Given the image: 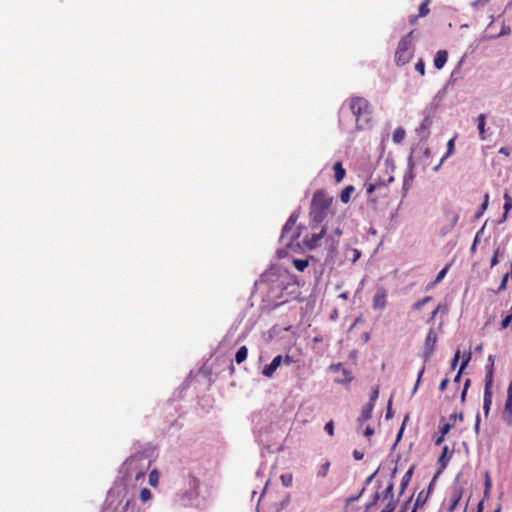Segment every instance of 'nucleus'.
Segmentation results:
<instances>
[{"label":"nucleus","instance_id":"338daca9","mask_svg":"<svg viewBox=\"0 0 512 512\" xmlns=\"http://www.w3.org/2000/svg\"><path fill=\"white\" fill-rule=\"evenodd\" d=\"M483 509H484V499H483V500H481V501L478 503V505H477V510H478V511H483Z\"/></svg>","mask_w":512,"mask_h":512},{"label":"nucleus","instance_id":"4be33fe9","mask_svg":"<svg viewBox=\"0 0 512 512\" xmlns=\"http://www.w3.org/2000/svg\"><path fill=\"white\" fill-rule=\"evenodd\" d=\"M247 355H248V349L246 346H241L238 351L236 352V355H235V361L237 364H241L243 363L246 358H247Z\"/></svg>","mask_w":512,"mask_h":512},{"label":"nucleus","instance_id":"7c9ffc66","mask_svg":"<svg viewBox=\"0 0 512 512\" xmlns=\"http://www.w3.org/2000/svg\"><path fill=\"white\" fill-rule=\"evenodd\" d=\"M329 468H330V462L329 461H326L325 463H323L318 472H317V476L318 477H321V478H324L327 476L328 474V471H329Z\"/></svg>","mask_w":512,"mask_h":512},{"label":"nucleus","instance_id":"6e6552de","mask_svg":"<svg viewBox=\"0 0 512 512\" xmlns=\"http://www.w3.org/2000/svg\"><path fill=\"white\" fill-rule=\"evenodd\" d=\"M298 216L295 214H292L288 220L286 221L285 225L283 226L282 233L280 240L283 241L285 238L289 236V233L292 232V235L289 237V242L286 243V246L290 247L292 245V242L299 237V232H295L294 227L296 225Z\"/></svg>","mask_w":512,"mask_h":512},{"label":"nucleus","instance_id":"4d7b16f0","mask_svg":"<svg viewBox=\"0 0 512 512\" xmlns=\"http://www.w3.org/2000/svg\"><path fill=\"white\" fill-rule=\"evenodd\" d=\"M420 504H421V505H424V502H421V501H420V497H418V498H417V500H416V502H415V504H414V507H413V509H412V511H411V512H416L417 507H418Z\"/></svg>","mask_w":512,"mask_h":512},{"label":"nucleus","instance_id":"c03bdc74","mask_svg":"<svg viewBox=\"0 0 512 512\" xmlns=\"http://www.w3.org/2000/svg\"><path fill=\"white\" fill-rule=\"evenodd\" d=\"M452 425H453V424H451V423H445V424H443V425L441 426V428H440L441 435H444V436H445V435L450 431V429H451Z\"/></svg>","mask_w":512,"mask_h":512},{"label":"nucleus","instance_id":"37998d69","mask_svg":"<svg viewBox=\"0 0 512 512\" xmlns=\"http://www.w3.org/2000/svg\"><path fill=\"white\" fill-rule=\"evenodd\" d=\"M508 278H509V274H505L501 280V283H500V286L498 288V291H504L507 287V281H508Z\"/></svg>","mask_w":512,"mask_h":512},{"label":"nucleus","instance_id":"cd10ccee","mask_svg":"<svg viewBox=\"0 0 512 512\" xmlns=\"http://www.w3.org/2000/svg\"><path fill=\"white\" fill-rule=\"evenodd\" d=\"M485 115L484 114H480L477 118L478 120V130H479V135H480V138L482 140L485 139V136H484V133H485Z\"/></svg>","mask_w":512,"mask_h":512},{"label":"nucleus","instance_id":"ddd939ff","mask_svg":"<svg viewBox=\"0 0 512 512\" xmlns=\"http://www.w3.org/2000/svg\"><path fill=\"white\" fill-rule=\"evenodd\" d=\"M326 234V229L323 227L320 232L318 233H313L311 234L310 237H307V239L305 240V246L308 248V249H314L319 241L324 237V235Z\"/></svg>","mask_w":512,"mask_h":512},{"label":"nucleus","instance_id":"c9c22d12","mask_svg":"<svg viewBox=\"0 0 512 512\" xmlns=\"http://www.w3.org/2000/svg\"><path fill=\"white\" fill-rule=\"evenodd\" d=\"M378 396H379V389H378V387H374L371 391L370 399H369L368 403H372L373 405H375V403L378 399Z\"/></svg>","mask_w":512,"mask_h":512},{"label":"nucleus","instance_id":"c756f323","mask_svg":"<svg viewBox=\"0 0 512 512\" xmlns=\"http://www.w3.org/2000/svg\"><path fill=\"white\" fill-rule=\"evenodd\" d=\"M447 271H448V266H445L442 270H440V272L437 274L435 280L430 283L428 285V288H431L433 287L435 284L439 283L440 281H442V279L445 277V275L447 274Z\"/></svg>","mask_w":512,"mask_h":512},{"label":"nucleus","instance_id":"6ab92c4d","mask_svg":"<svg viewBox=\"0 0 512 512\" xmlns=\"http://www.w3.org/2000/svg\"><path fill=\"white\" fill-rule=\"evenodd\" d=\"M429 3H430V0H425V1L420 5L418 15L413 16V17L410 19V22H411L412 24L415 22V20H416L418 17H425V16L430 12V9H429Z\"/></svg>","mask_w":512,"mask_h":512},{"label":"nucleus","instance_id":"a878e982","mask_svg":"<svg viewBox=\"0 0 512 512\" xmlns=\"http://www.w3.org/2000/svg\"><path fill=\"white\" fill-rule=\"evenodd\" d=\"M406 132L402 127H398L394 130L393 141L395 143H401L405 138Z\"/></svg>","mask_w":512,"mask_h":512},{"label":"nucleus","instance_id":"5701e85b","mask_svg":"<svg viewBox=\"0 0 512 512\" xmlns=\"http://www.w3.org/2000/svg\"><path fill=\"white\" fill-rule=\"evenodd\" d=\"M454 142H455V137L448 141L447 153L441 158L440 163L434 168L435 170H438L440 165L444 162V160H446L454 152Z\"/></svg>","mask_w":512,"mask_h":512},{"label":"nucleus","instance_id":"49530a36","mask_svg":"<svg viewBox=\"0 0 512 512\" xmlns=\"http://www.w3.org/2000/svg\"><path fill=\"white\" fill-rule=\"evenodd\" d=\"M484 488L491 489L492 488V480L488 472L485 473V482Z\"/></svg>","mask_w":512,"mask_h":512},{"label":"nucleus","instance_id":"39448f33","mask_svg":"<svg viewBox=\"0 0 512 512\" xmlns=\"http://www.w3.org/2000/svg\"><path fill=\"white\" fill-rule=\"evenodd\" d=\"M367 196L369 206L374 210L377 209L380 200L389 197L388 185L383 182L369 184L367 187Z\"/></svg>","mask_w":512,"mask_h":512},{"label":"nucleus","instance_id":"de8ad7c7","mask_svg":"<svg viewBox=\"0 0 512 512\" xmlns=\"http://www.w3.org/2000/svg\"><path fill=\"white\" fill-rule=\"evenodd\" d=\"M459 358H460V351L457 350L453 359H452V363H451V368L454 369L459 361Z\"/></svg>","mask_w":512,"mask_h":512},{"label":"nucleus","instance_id":"864d4df0","mask_svg":"<svg viewBox=\"0 0 512 512\" xmlns=\"http://www.w3.org/2000/svg\"><path fill=\"white\" fill-rule=\"evenodd\" d=\"M353 457L355 460H362L364 457V454L358 450H354Z\"/></svg>","mask_w":512,"mask_h":512},{"label":"nucleus","instance_id":"a18cd8bd","mask_svg":"<svg viewBox=\"0 0 512 512\" xmlns=\"http://www.w3.org/2000/svg\"><path fill=\"white\" fill-rule=\"evenodd\" d=\"M488 201H489V195L486 194L485 197H484V201H483V203L481 205V212L476 215L477 217H479L482 214V212L487 209Z\"/></svg>","mask_w":512,"mask_h":512},{"label":"nucleus","instance_id":"a211bd4d","mask_svg":"<svg viewBox=\"0 0 512 512\" xmlns=\"http://www.w3.org/2000/svg\"><path fill=\"white\" fill-rule=\"evenodd\" d=\"M452 456V452H449V448L448 446H444L443 447V450H442V453L438 459V462L440 464V468L441 469H445L446 466L448 465V462L450 460Z\"/></svg>","mask_w":512,"mask_h":512},{"label":"nucleus","instance_id":"f03ea898","mask_svg":"<svg viewBox=\"0 0 512 512\" xmlns=\"http://www.w3.org/2000/svg\"><path fill=\"white\" fill-rule=\"evenodd\" d=\"M333 203V197L325 190H316L313 194L310 205V217L313 222L320 224L327 217Z\"/></svg>","mask_w":512,"mask_h":512},{"label":"nucleus","instance_id":"680f3d73","mask_svg":"<svg viewBox=\"0 0 512 512\" xmlns=\"http://www.w3.org/2000/svg\"><path fill=\"white\" fill-rule=\"evenodd\" d=\"M491 489L484 488L483 499H488Z\"/></svg>","mask_w":512,"mask_h":512},{"label":"nucleus","instance_id":"c85d7f7f","mask_svg":"<svg viewBox=\"0 0 512 512\" xmlns=\"http://www.w3.org/2000/svg\"><path fill=\"white\" fill-rule=\"evenodd\" d=\"M293 264L298 271L302 272L308 267L309 263L308 260L305 259H294Z\"/></svg>","mask_w":512,"mask_h":512},{"label":"nucleus","instance_id":"09e8293b","mask_svg":"<svg viewBox=\"0 0 512 512\" xmlns=\"http://www.w3.org/2000/svg\"><path fill=\"white\" fill-rule=\"evenodd\" d=\"M469 385H470V379H467V380L465 381L464 388H463V391H462V393H461V399H462V401H464V400H465V396H466V393H467V390H468Z\"/></svg>","mask_w":512,"mask_h":512},{"label":"nucleus","instance_id":"412c9836","mask_svg":"<svg viewBox=\"0 0 512 512\" xmlns=\"http://www.w3.org/2000/svg\"><path fill=\"white\" fill-rule=\"evenodd\" d=\"M503 198L505 202L503 207L504 214L502 216V221H505L509 211L512 209V197L508 193H505Z\"/></svg>","mask_w":512,"mask_h":512},{"label":"nucleus","instance_id":"774afa93","mask_svg":"<svg viewBox=\"0 0 512 512\" xmlns=\"http://www.w3.org/2000/svg\"><path fill=\"white\" fill-rule=\"evenodd\" d=\"M284 361H285V363H286V364H290V363H292V359H291V357H290L289 355H287V356L285 357Z\"/></svg>","mask_w":512,"mask_h":512},{"label":"nucleus","instance_id":"aec40b11","mask_svg":"<svg viewBox=\"0 0 512 512\" xmlns=\"http://www.w3.org/2000/svg\"><path fill=\"white\" fill-rule=\"evenodd\" d=\"M355 188L354 186L352 185H349V186H346L342 191H341V194H340V199L341 201L344 203V204H347L350 199H351V195L352 193L354 192Z\"/></svg>","mask_w":512,"mask_h":512},{"label":"nucleus","instance_id":"a19ab883","mask_svg":"<svg viewBox=\"0 0 512 512\" xmlns=\"http://www.w3.org/2000/svg\"><path fill=\"white\" fill-rule=\"evenodd\" d=\"M379 499H380L379 493H375V495L373 496L372 501L369 502L368 504H366V510H370L372 507H374L377 504Z\"/></svg>","mask_w":512,"mask_h":512},{"label":"nucleus","instance_id":"dca6fc26","mask_svg":"<svg viewBox=\"0 0 512 512\" xmlns=\"http://www.w3.org/2000/svg\"><path fill=\"white\" fill-rule=\"evenodd\" d=\"M448 60V53L446 50H439L434 57V66L437 70H441Z\"/></svg>","mask_w":512,"mask_h":512},{"label":"nucleus","instance_id":"58836bf2","mask_svg":"<svg viewBox=\"0 0 512 512\" xmlns=\"http://www.w3.org/2000/svg\"><path fill=\"white\" fill-rule=\"evenodd\" d=\"M364 491H365V487H363V488L359 491V493H358V494H356V495H352V496H350L349 498H347V499H346V503H347V504H350V503H352V502L357 501V500L362 496V494L364 493Z\"/></svg>","mask_w":512,"mask_h":512},{"label":"nucleus","instance_id":"0eeeda50","mask_svg":"<svg viewBox=\"0 0 512 512\" xmlns=\"http://www.w3.org/2000/svg\"><path fill=\"white\" fill-rule=\"evenodd\" d=\"M438 337L434 329H430L424 343V351L421 354L424 362L427 363L430 361L432 355L435 351V346L437 343Z\"/></svg>","mask_w":512,"mask_h":512},{"label":"nucleus","instance_id":"ea45409f","mask_svg":"<svg viewBox=\"0 0 512 512\" xmlns=\"http://www.w3.org/2000/svg\"><path fill=\"white\" fill-rule=\"evenodd\" d=\"M325 431L330 435V436H333L334 435V423L332 420H330L329 422H327L325 424V427H324Z\"/></svg>","mask_w":512,"mask_h":512},{"label":"nucleus","instance_id":"2eb2a0df","mask_svg":"<svg viewBox=\"0 0 512 512\" xmlns=\"http://www.w3.org/2000/svg\"><path fill=\"white\" fill-rule=\"evenodd\" d=\"M374 407L375 405H373L372 403H367L362 407L361 413L357 418V422L359 425H362L364 422H366L372 417V411Z\"/></svg>","mask_w":512,"mask_h":512},{"label":"nucleus","instance_id":"b1692460","mask_svg":"<svg viewBox=\"0 0 512 512\" xmlns=\"http://www.w3.org/2000/svg\"><path fill=\"white\" fill-rule=\"evenodd\" d=\"M122 512H141V509L135 501L127 500L122 508Z\"/></svg>","mask_w":512,"mask_h":512},{"label":"nucleus","instance_id":"f8f14e48","mask_svg":"<svg viewBox=\"0 0 512 512\" xmlns=\"http://www.w3.org/2000/svg\"><path fill=\"white\" fill-rule=\"evenodd\" d=\"M330 369L333 370V371H340L341 372L342 377L341 378H337L335 380L337 383L348 384V383L352 382V380H353L352 372L350 370L344 368L341 363L332 364L330 366Z\"/></svg>","mask_w":512,"mask_h":512},{"label":"nucleus","instance_id":"3c124183","mask_svg":"<svg viewBox=\"0 0 512 512\" xmlns=\"http://www.w3.org/2000/svg\"><path fill=\"white\" fill-rule=\"evenodd\" d=\"M374 434V429L371 426H367L364 430V436L370 438Z\"/></svg>","mask_w":512,"mask_h":512},{"label":"nucleus","instance_id":"4468645a","mask_svg":"<svg viewBox=\"0 0 512 512\" xmlns=\"http://www.w3.org/2000/svg\"><path fill=\"white\" fill-rule=\"evenodd\" d=\"M281 363H282L281 355L274 357L273 360L271 361V363L269 365H266L263 368L262 374L266 377H271L274 374V372L276 371V369L281 365Z\"/></svg>","mask_w":512,"mask_h":512},{"label":"nucleus","instance_id":"6e6d98bb","mask_svg":"<svg viewBox=\"0 0 512 512\" xmlns=\"http://www.w3.org/2000/svg\"><path fill=\"white\" fill-rule=\"evenodd\" d=\"M420 504H421V505H424V502H421V501H420V497H418V498H417V500H416V502H415V504H414V507H413V509H412V511H411V512H416L417 507H418Z\"/></svg>","mask_w":512,"mask_h":512},{"label":"nucleus","instance_id":"9d476101","mask_svg":"<svg viewBox=\"0 0 512 512\" xmlns=\"http://www.w3.org/2000/svg\"><path fill=\"white\" fill-rule=\"evenodd\" d=\"M387 289L378 287L373 297L372 307L374 310H383L387 305Z\"/></svg>","mask_w":512,"mask_h":512},{"label":"nucleus","instance_id":"4c0bfd02","mask_svg":"<svg viewBox=\"0 0 512 512\" xmlns=\"http://www.w3.org/2000/svg\"><path fill=\"white\" fill-rule=\"evenodd\" d=\"M415 70L417 72L420 73V75L424 76L425 75V64H424V61L422 59H420L416 65H415Z\"/></svg>","mask_w":512,"mask_h":512},{"label":"nucleus","instance_id":"69168bd1","mask_svg":"<svg viewBox=\"0 0 512 512\" xmlns=\"http://www.w3.org/2000/svg\"><path fill=\"white\" fill-rule=\"evenodd\" d=\"M438 311H439V307H437V308L432 312L431 317H430V319H429L428 321H432V320H434V319H435V317H436V315H437V313H438Z\"/></svg>","mask_w":512,"mask_h":512},{"label":"nucleus","instance_id":"20e7f679","mask_svg":"<svg viewBox=\"0 0 512 512\" xmlns=\"http://www.w3.org/2000/svg\"><path fill=\"white\" fill-rule=\"evenodd\" d=\"M414 31H410L402 37L395 51V63L398 66H404L410 62L414 54L413 35Z\"/></svg>","mask_w":512,"mask_h":512},{"label":"nucleus","instance_id":"f3484780","mask_svg":"<svg viewBox=\"0 0 512 512\" xmlns=\"http://www.w3.org/2000/svg\"><path fill=\"white\" fill-rule=\"evenodd\" d=\"M333 170H334V178H335V181L337 183H340L345 175H346V171L345 169L343 168V165L341 162H336L334 165H333Z\"/></svg>","mask_w":512,"mask_h":512},{"label":"nucleus","instance_id":"393cba45","mask_svg":"<svg viewBox=\"0 0 512 512\" xmlns=\"http://www.w3.org/2000/svg\"><path fill=\"white\" fill-rule=\"evenodd\" d=\"M413 474V467H411L402 477L401 485H400V493H403L406 489L407 485L409 484L411 477Z\"/></svg>","mask_w":512,"mask_h":512},{"label":"nucleus","instance_id":"7ed1b4c3","mask_svg":"<svg viewBox=\"0 0 512 512\" xmlns=\"http://www.w3.org/2000/svg\"><path fill=\"white\" fill-rule=\"evenodd\" d=\"M349 108L356 119L357 128L361 129V122H367L371 114V106L369 101L360 96L351 97L349 100Z\"/></svg>","mask_w":512,"mask_h":512},{"label":"nucleus","instance_id":"13d9d810","mask_svg":"<svg viewBox=\"0 0 512 512\" xmlns=\"http://www.w3.org/2000/svg\"><path fill=\"white\" fill-rule=\"evenodd\" d=\"M499 153H500V154H503V155H505V156H509V155H510V151H509V149H508V148H505V147L500 148V149H499Z\"/></svg>","mask_w":512,"mask_h":512},{"label":"nucleus","instance_id":"bf43d9fd","mask_svg":"<svg viewBox=\"0 0 512 512\" xmlns=\"http://www.w3.org/2000/svg\"><path fill=\"white\" fill-rule=\"evenodd\" d=\"M444 435H440L436 440H435V445L439 446L443 443L444 441Z\"/></svg>","mask_w":512,"mask_h":512},{"label":"nucleus","instance_id":"8fccbe9b","mask_svg":"<svg viewBox=\"0 0 512 512\" xmlns=\"http://www.w3.org/2000/svg\"><path fill=\"white\" fill-rule=\"evenodd\" d=\"M498 256H499V249L495 250L494 254L492 256V259H491V266L492 267L498 264Z\"/></svg>","mask_w":512,"mask_h":512},{"label":"nucleus","instance_id":"1a4fd4ad","mask_svg":"<svg viewBox=\"0 0 512 512\" xmlns=\"http://www.w3.org/2000/svg\"><path fill=\"white\" fill-rule=\"evenodd\" d=\"M502 419L507 425H512V381L507 388V398L502 411Z\"/></svg>","mask_w":512,"mask_h":512},{"label":"nucleus","instance_id":"72a5a7b5","mask_svg":"<svg viewBox=\"0 0 512 512\" xmlns=\"http://www.w3.org/2000/svg\"><path fill=\"white\" fill-rule=\"evenodd\" d=\"M159 480V474L156 470H153L149 474V484L153 487L157 486Z\"/></svg>","mask_w":512,"mask_h":512},{"label":"nucleus","instance_id":"0e129e2a","mask_svg":"<svg viewBox=\"0 0 512 512\" xmlns=\"http://www.w3.org/2000/svg\"><path fill=\"white\" fill-rule=\"evenodd\" d=\"M432 300V297L431 296H426L424 297L423 299H420V301L422 302V304H426L428 302H430Z\"/></svg>","mask_w":512,"mask_h":512},{"label":"nucleus","instance_id":"79ce46f5","mask_svg":"<svg viewBox=\"0 0 512 512\" xmlns=\"http://www.w3.org/2000/svg\"><path fill=\"white\" fill-rule=\"evenodd\" d=\"M512 322V314L507 315L501 322V328L506 329Z\"/></svg>","mask_w":512,"mask_h":512},{"label":"nucleus","instance_id":"e433bc0d","mask_svg":"<svg viewBox=\"0 0 512 512\" xmlns=\"http://www.w3.org/2000/svg\"><path fill=\"white\" fill-rule=\"evenodd\" d=\"M424 371H425V366H423V367L420 369L419 373H418L416 383H415L414 388H413V390H412V393H413V394L417 391V389H418V387H419V384H420V382H421V379H422V376H423V374H424Z\"/></svg>","mask_w":512,"mask_h":512},{"label":"nucleus","instance_id":"603ef678","mask_svg":"<svg viewBox=\"0 0 512 512\" xmlns=\"http://www.w3.org/2000/svg\"><path fill=\"white\" fill-rule=\"evenodd\" d=\"M448 383H449V379L448 378L443 379L441 381L440 385H439V390L441 392H443L447 388Z\"/></svg>","mask_w":512,"mask_h":512},{"label":"nucleus","instance_id":"e2e57ef3","mask_svg":"<svg viewBox=\"0 0 512 512\" xmlns=\"http://www.w3.org/2000/svg\"><path fill=\"white\" fill-rule=\"evenodd\" d=\"M410 504V499L405 502V504L402 506L399 512H406L408 505Z\"/></svg>","mask_w":512,"mask_h":512},{"label":"nucleus","instance_id":"bb28decb","mask_svg":"<svg viewBox=\"0 0 512 512\" xmlns=\"http://www.w3.org/2000/svg\"><path fill=\"white\" fill-rule=\"evenodd\" d=\"M432 125V119L429 116H426L421 122L420 126L416 129L418 134H421L424 131H428Z\"/></svg>","mask_w":512,"mask_h":512},{"label":"nucleus","instance_id":"052dcab7","mask_svg":"<svg viewBox=\"0 0 512 512\" xmlns=\"http://www.w3.org/2000/svg\"><path fill=\"white\" fill-rule=\"evenodd\" d=\"M360 251H358L357 249H354L353 250V261H356L359 257H360Z\"/></svg>","mask_w":512,"mask_h":512},{"label":"nucleus","instance_id":"2f4dec72","mask_svg":"<svg viewBox=\"0 0 512 512\" xmlns=\"http://www.w3.org/2000/svg\"><path fill=\"white\" fill-rule=\"evenodd\" d=\"M470 358H471V354L468 353L467 354V357L463 359L462 363H461V366H460V369L454 379L455 382H458L460 380V377H461V373L462 371L465 369V367L467 366L468 362L470 361Z\"/></svg>","mask_w":512,"mask_h":512},{"label":"nucleus","instance_id":"9b49d317","mask_svg":"<svg viewBox=\"0 0 512 512\" xmlns=\"http://www.w3.org/2000/svg\"><path fill=\"white\" fill-rule=\"evenodd\" d=\"M393 484L390 483L384 493H383V499H386L388 500V502L386 503L385 507L381 510V512H393L396 508V501L394 500V495H393Z\"/></svg>","mask_w":512,"mask_h":512},{"label":"nucleus","instance_id":"f704fd0d","mask_svg":"<svg viewBox=\"0 0 512 512\" xmlns=\"http://www.w3.org/2000/svg\"><path fill=\"white\" fill-rule=\"evenodd\" d=\"M281 481H282V484L285 486V487H289L292 485V474H284V475H281Z\"/></svg>","mask_w":512,"mask_h":512},{"label":"nucleus","instance_id":"423d86ee","mask_svg":"<svg viewBox=\"0 0 512 512\" xmlns=\"http://www.w3.org/2000/svg\"><path fill=\"white\" fill-rule=\"evenodd\" d=\"M492 384H493V369L492 365L489 367L488 371H486L485 375V387H484V396H483V410L485 415L488 414L490 407L492 405Z\"/></svg>","mask_w":512,"mask_h":512},{"label":"nucleus","instance_id":"f257e3e1","mask_svg":"<svg viewBox=\"0 0 512 512\" xmlns=\"http://www.w3.org/2000/svg\"><path fill=\"white\" fill-rule=\"evenodd\" d=\"M147 470L145 458L143 455H133L129 457L120 468L125 484H137L139 480H144Z\"/></svg>","mask_w":512,"mask_h":512},{"label":"nucleus","instance_id":"473e14b6","mask_svg":"<svg viewBox=\"0 0 512 512\" xmlns=\"http://www.w3.org/2000/svg\"><path fill=\"white\" fill-rule=\"evenodd\" d=\"M139 497H140V500H141L142 502H146V501H148V500H150V499H151V497H152V493H151V491H150L149 489H147V488H143V489H141V491H140V495H139Z\"/></svg>","mask_w":512,"mask_h":512},{"label":"nucleus","instance_id":"5fc2aeb1","mask_svg":"<svg viewBox=\"0 0 512 512\" xmlns=\"http://www.w3.org/2000/svg\"><path fill=\"white\" fill-rule=\"evenodd\" d=\"M423 306H424V304H422V302L420 300H418L416 303H414L413 309L415 311H419Z\"/></svg>","mask_w":512,"mask_h":512}]
</instances>
